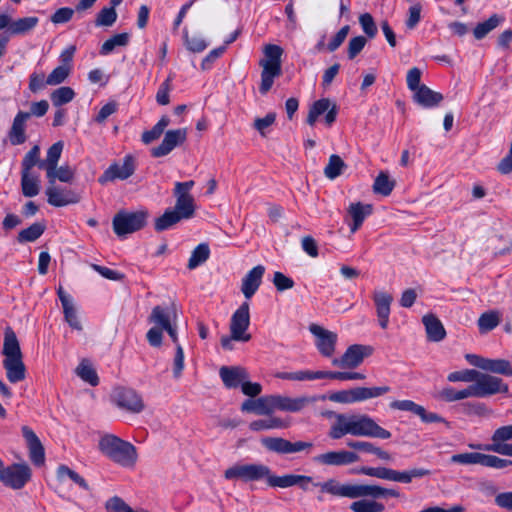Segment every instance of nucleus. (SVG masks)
I'll return each instance as SVG.
<instances>
[{
  "mask_svg": "<svg viewBox=\"0 0 512 512\" xmlns=\"http://www.w3.org/2000/svg\"><path fill=\"white\" fill-rule=\"evenodd\" d=\"M388 390V386H377L373 388L356 386L350 389L324 394L319 397L300 396L292 398L282 395H273V412L276 410L299 412L317 400L324 401L326 399L341 404H352L381 396L387 393Z\"/></svg>",
  "mask_w": 512,
  "mask_h": 512,
  "instance_id": "nucleus-1",
  "label": "nucleus"
},
{
  "mask_svg": "<svg viewBox=\"0 0 512 512\" xmlns=\"http://www.w3.org/2000/svg\"><path fill=\"white\" fill-rule=\"evenodd\" d=\"M350 434L353 436L372 437L379 439H389L391 433L379 426L371 417L367 415L337 414L336 421L329 430V437L337 440Z\"/></svg>",
  "mask_w": 512,
  "mask_h": 512,
  "instance_id": "nucleus-2",
  "label": "nucleus"
},
{
  "mask_svg": "<svg viewBox=\"0 0 512 512\" xmlns=\"http://www.w3.org/2000/svg\"><path fill=\"white\" fill-rule=\"evenodd\" d=\"M321 492L328 493L337 497H347L351 499L358 498H385L401 496L400 492L396 489L385 488L373 484H341L335 479H329L323 483H315Z\"/></svg>",
  "mask_w": 512,
  "mask_h": 512,
  "instance_id": "nucleus-3",
  "label": "nucleus"
},
{
  "mask_svg": "<svg viewBox=\"0 0 512 512\" xmlns=\"http://www.w3.org/2000/svg\"><path fill=\"white\" fill-rule=\"evenodd\" d=\"M98 448L104 456L122 467L131 468L136 464V448L113 434L101 436Z\"/></svg>",
  "mask_w": 512,
  "mask_h": 512,
  "instance_id": "nucleus-4",
  "label": "nucleus"
},
{
  "mask_svg": "<svg viewBox=\"0 0 512 512\" xmlns=\"http://www.w3.org/2000/svg\"><path fill=\"white\" fill-rule=\"evenodd\" d=\"M366 376L359 372H331V371H310V370H299L295 372H277L271 375V378L265 379V381H315V380H327V381H363Z\"/></svg>",
  "mask_w": 512,
  "mask_h": 512,
  "instance_id": "nucleus-5",
  "label": "nucleus"
},
{
  "mask_svg": "<svg viewBox=\"0 0 512 512\" xmlns=\"http://www.w3.org/2000/svg\"><path fill=\"white\" fill-rule=\"evenodd\" d=\"M284 50L276 44L263 47L264 57L259 61L262 68L259 91L265 95L273 86L274 79L282 75V55Z\"/></svg>",
  "mask_w": 512,
  "mask_h": 512,
  "instance_id": "nucleus-6",
  "label": "nucleus"
},
{
  "mask_svg": "<svg viewBox=\"0 0 512 512\" xmlns=\"http://www.w3.org/2000/svg\"><path fill=\"white\" fill-rule=\"evenodd\" d=\"M148 321L154 326L147 332V340L153 347H160L162 344V331L175 325L177 322V310L174 303L170 306H155L148 317Z\"/></svg>",
  "mask_w": 512,
  "mask_h": 512,
  "instance_id": "nucleus-7",
  "label": "nucleus"
},
{
  "mask_svg": "<svg viewBox=\"0 0 512 512\" xmlns=\"http://www.w3.org/2000/svg\"><path fill=\"white\" fill-rule=\"evenodd\" d=\"M508 386H468L462 390L444 387L435 392V397L445 402H453L469 397H486L498 393H507Z\"/></svg>",
  "mask_w": 512,
  "mask_h": 512,
  "instance_id": "nucleus-8",
  "label": "nucleus"
},
{
  "mask_svg": "<svg viewBox=\"0 0 512 512\" xmlns=\"http://www.w3.org/2000/svg\"><path fill=\"white\" fill-rule=\"evenodd\" d=\"M110 399L117 408L129 413L137 414L145 408L142 396L132 386H114Z\"/></svg>",
  "mask_w": 512,
  "mask_h": 512,
  "instance_id": "nucleus-9",
  "label": "nucleus"
},
{
  "mask_svg": "<svg viewBox=\"0 0 512 512\" xmlns=\"http://www.w3.org/2000/svg\"><path fill=\"white\" fill-rule=\"evenodd\" d=\"M147 217L146 211H119L112 220L113 230L117 236L124 237L142 229L146 225Z\"/></svg>",
  "mask_w": 512,
  "mask_h": 512,
  "instance_id": "nucleus-10",
  "label": "nucleus"
},
{
  "mask_svg": "<svg viewBox=\"0 0 512 512\" xmlns=\"http://www.w3.org/2000/svg\"><path fill=\"white\" fill-rule=\"evenodd\" d=\"M195 182L189 180L186 182H176L173 194L176 198L175 210L184 219H190L194 216L196 205L190 190L194 187Z\"/></svg>",
  "mask_w": 512,
  "mask_h": 512,
  "instance_id": "nucleus-11",
  "label": "nucleus"
},
{
  "mask_svg": "<svg viewBox=\"0 0 512 512\" xmlns=\"http://www.w3.org/2000/svg\"><path fill=\"white\" fill-rule=\"evenodd\" d=\"M31 477L32 470L26 463H14L0 470V481L14 490L22 489Z\"/></svg>",
  "mask_w": 512,
  "mask_h": 512,
  "instance_id": "nucleus-12",
  "label": "nucleus"
},
{
  "mask_svg": "<svg viewBox=\"0 0 512 512\" xmlns=\"http://www.w3.org/2000/svg\"><path fill=\"white\" fill-rule=\"evenodd\" d=\"M261 444L265 449L277 454H294L299 452L310 453L313 448L312 442L296 441L290 442L281 437H263Z\"/></svg>",
  "mask_w": 512,
  "mask_h": 512,
  "instance_id": "nucleus-13",
  "label": "nucleus"
},
{
  "mask_svg": "<svg viewBox=\"0 0 512 512\" xmlns=\"http://www.w3.org/2000/svg\"><path fill=\"white\" fill-rule=\"evenodd\" d=\"M465 359L470 365L484 371L500 374L506 377H512V364L506 359H490L477 354H466Z\"/></svg>",
  "mask_w": 512,
  "mask_h": 512,
  "instance_id": "nucleus-14",
  "label": "nucleus"
},
{
  "mask_svg": "<svg viewBox=\"0 0 512 512\" xmlns=\"http://www.w3.org/2000/svg\"><path fill=\"white\" fill-rule=\"evenodd\" d=\"M250 325L249 303L243 302L233 313L230 322V333L235 341L248 342L251 335L247 333Z\"/></svg>",
  "mask_w": 512,
  "mask_h": 512,
  "instance_id": "nucleus-15",
  "label": "nucleus"
},
{
  "mask_svg": "<svg viewBox=\"0 0 512 512\" xmlns=\"http://www.w3.org/2000/svg\"><path fill=\"white\" fill-rule=\"evenodd\" d=\"M372 352L373 348L371 346L354 344L349 346L340 358H334L332 364L341 368H355Z\"/></svg>",
  "mask_w": 512,
  "mask_h": 512,
  "instance_id": "nucleus-16",
  "label": "nucleus"
},
{
  "mask_svg": "<svg viewBox=\"0 0 512 512\" xmlns=\"http://www.w3.org/2000/svg\"><path fill=\"white\" fill-rule=\"evenodd\" d=\"M325 112V123L331 126L336 120L338 108L329 98L319 99L311 105L306 119L307 124L314 126L318 117Z\"/></svg>",
  "mask_w": 512,
  "mask_h": 512,
  "instance_id": "nucleus-17",
  "label": "nucleus"
},
{
  "mask_svg": "<svg viewBox=\"0 0 512 512\" xmlns=\"http://www.w3.org/2000/svg\"><path fill=\"white\" fill-rule=\"evenodd\" d=\"M390 408L409 411L417 415L424 423H444L446 426H449V423L439 414L428 412L423 406L418 405L411 400H395L390 403Z\"/></svg>",
  "mask_w": 512,
  "mask_h": 512,
  "instance_id": "nucleus-18",
  "label": "nucleus"
},
{
  "mask_svg": "<svg viewBox=\"0 0 512 512\" xmlns=\"http://www.w3.org/2000/svg\"><path fill=\"white\" fill-rule=\"evenodd\" d=\"M309 330L316 338V347L321 355L331 357L335 352L337 334L317 324H311Z\"/></svg>",
  "mask_w": 512,
  "mask_h": 512,
  "instance_id": "nucleus-19",
  "label": "nucleus"
},
{
  "mask_svg": "<svg viewBox=\"0 0 512 512\" xmlns=\"http://www.w3.org/2000/svg\"><path fill=\"white\" fill-rule=\"evenodd\" d=\"M135 171L134 158L131 155H127L123 159V163L111 164L104 173L99 177V182L105 184L115 179L125 180L133 175Z\"/></svg>",
  "mask_w": 512,
  "mask_h": 512,
  "instance_id": "nucleus-20",
  "label": "nucleus"
},
{
  "mask_svg": "<svg viewBox=\"0 0 512 512\" xmlns=\"http://www.w3.org/2000/svg\"><path fill=\"white\" fill-rule=\"evenodd\" d=\"M187 138V129L179 128L168 130L165 133L164 139L157 147L152 148L151 155L153 157H163L168 155L175 147L183 144Z\"/></svg>",
  "mask_w": 512,
  "mask_h": 512,
  "instance_id": "nucleus-21",
  "label": "nucleus"
},
{
  "mask_svg": "<svg viewBox=\"0 0 512 512\" xmlns=\"http://www.w3.org/2000/svg\"><path fill=\"white\" fill-rule=\"evenodd\" d=\"M46 195L48 203L54 207H63L80 201L79 194L71 189L59 187L55 183L49 184Z\"/></svg>",
  "mask_w": 512,
  "mask_h": 512,
  "instance_id": "nucleus-22",
  "label": "nucleus"
},
{
  "mask_svg": "<svg viewBox=\"0 0 512 512\" xmlns=\"http://www.w3.org/2000/svg\"><path fill=\"white\" fill-rule=\"evenodd\" d=\"M359 460L358 454L346 450L329 451L313 458L314 462L327 466H344L356 463Z\"/></svg>",
  "mask_w": 512,
  "mask_h": 512,
  "instance_id": "nucleus-23",
  "label": "nucleus"
},
{
  "mask_svg": "<svg viewBox=\"0 0 512 512\" xmlns=\"http://www.w3.org/2000/svg\"><path fill=\"white\" fill-rule=\"evenodd\" d=\"M21 430L26 441L31 462L36 466L43 465L45 462V450L39 437L28 426H23Z\"/></svg>",
  "mask_w": 512,
  "mask_h": 512,
  "instance_id": "nucleus-24",
  "label": "nucleus"
},
{
  "mask_svg": "<svg viewBox=\"0 0 512 512\" xmlns=\"http://www.w3.org/2000/svg\"><path fill=\"white\" fill-rule=\"evenodd\" d=\"M57 295L62 304L65 321L72 329L82 331L83 326L78 318L77 309L72 297L64 291L62 286H59L57 289Z\"/></svg>",
  "mask_w": 512,
  "mask_h": 512,
  "instance_id": "nucleus-25",
  "label": "nucleus"
},
{
  "mask_svg": "<svg viewBox=\"0 0 512 512\" xmlns=\"http://www.w3.org/2000/svg\"><path fill=\"white\" fill-rule=\"evenodd\" d=\"M373 301L376 307L378 323L382 329H387L393 297L387 292L377 290L373 292Z\"/></svg>",
  "mask_w": 512,
  "mask_h": 512,
  "instance_id": "nucleus-26",
  "label": "nucleus"
},
{
  "mask_svg": "<svg viewBox=\"0 0 512 512\" xmlns=\"http://www.w3.org/2000/svg\"><path fill=\"white\" fill-rule=\"evenodd\" d=\"M264 273L265 267L262 265H257L252 268L242 279L241 292L247 300L257 292L262 283V277Z\"/></svg>",
  "mask_w": 512,
  "mask_h": 512,
  "instance_id": "nucleus-27",
  "label": "nucleus"
},
{
  "mask_svg": "<svg viewBox=\"0 0 512 512\" xmlns=\"http://www.w3.org/2000/svg\"><path fill=\"white\" fill-rule=\"evenodd\" d=\"M219 374L223 384H258L250 380L248 371L241 366H222Z\"/></svg>",
  "mask_w": 512,
  "mask_h": 512,
  "instance_id": "nucleus-28",
  "label": "nucleus"
},
{
  "mask_svg": "<svg viewBox=\"0 0 512 512\" xmlns=\"http://www.w3.org/2000/svg\"><path fill=\"white\" fill-rule=\"evenodd\" d=\"M241 410L257 415H270L273 413V395L247 399L242 403Z\"/></svg>",
  "mask_w": 512,
  "mask_h": 512,
  "instance_id": "nucleus-29",
  "label": "nucleus"
},
{
  "mask_svg": "<svg viewBox=\"0 0 512 512\" xmlns=\"http://www.w3.org/2000/svg\"><path fill=\"white\" fill-rule=\"evenodd\" d=\"M30 118V113L20 111L15 116L11 129L8 133L12 145H21L26 141V122Z\"/></svg>",
  "mask_w": 512,
  "mask_h": 512,
  "instance_id": "nucleus-30",
  "label": "nucleus"
},
{
  "mask_svg": "<svg viewBox=\"0 0 512 512\" xmlns=\"http://www.w3.org/2000/svg\"><path fill=\"white\" fill-rule=\"evenodd\" d=\"M443 99L444 97L440 92H436L426 85H422L413 94L414 102L424 108L436 107L443 101Z\"/></svg>",
  "mask_w": 512,
  "mask_h": 512,
  "instance_id": "nucleus-31",
  "label": "nucleus"
},
{
  "mask_svg": "<svg viewBox=\"0 0 512 512\" xmlns=\"http://www.w3.org/2000/svg\"><path fill=\"white\" fill-rule=\"evenodd\" d=\"M347 212L353 221L350 225V231L355 233L362 226L365 218L372 214L373 206L361 202L351 203Z\"/></svg>",
  "mask_w": 512,
  "mask_h": 512,
  "instance_id": "nucleus-32",
  "label": "nucleus"
},
{
  "mask_svg": "<svg viewBox=\"0 0 512 512\" xmlns=\"http://www.w3.org/2000/svg\"><path fill=\"white\" fill-rule=\"evenodd\" d=\"M429 341L439 342L446 336V331L441 321L433 314L425 315L422 319Z\"/></svg>",
  "mask_w": 512,
  "mask_h": 512,
  "instance_id": "nucleus-33",
  "label": "nucleus"
},
{
  "mask_svg": "<svg viewBox=\"0 0 512 512\" xmlns=\"http://www.w3.org/2000/svg\"><path fill=\"white\" fill-rule=\"evenodd\" d=\"M3 366L6 369L7 378L10 382L22 381L25 377V366L22 357L5 358Z\"/></svg>",
  "mask_w": 512,
  "mask_h": 512,
  "instance_id": "nucleus-34",
  "label": "nucleus"
},
{
  "mask_svg": "<svg viewBox=\"0 0 512 512\" xmlns=\"http://www.w3.org/2000/svg\"><path fill=\"white\" fill-rule=\"evenodd\" d=\"M63 150V143L58 141L54 143L47 151V156L45 160H42L39 163V168L46 171V176H50L57 167L58 161L61 157V153Z\"/></svg>",
  "mask_w": 512,
  "mask_h": 512,
  "instance_id": "nucleus-35",
  "label": "nucleus"
},
{
  "mask_svg": "<svg viewBox=\"0 0 512 512\" xmlns=\"http://www.w3.org/2000/svg\"><path fill=\"white\" fill-rule=\"evenodd\" d=\"M2 353L5 358L22 357L18 339L15 332L10 327L5 329Z\"/></svg>",
  "mask_w": 512,
  "mask_h": 512,
  "instance_id": "nucleus-36",
  "label": "nucleus"
},
{
  "mask_svg": "<svg viewBox=\"0 0 512 512\" xmlns=\"http://www.w3.org/2000/svg\"><path fill=\"white\" fill-rule=\"evenodd\" d=\"M21 189L25 197H34L40 192L39 176L31 172H21Z\"/></svg>",
  "mask_w": 512,
  "mask_h": 512,
  "instance_id": "nucleus-37",
  "label": "nucleus"
},
{
  "mask_svg": "<svg viewBox=\"0 0 512 512\" xmlns=\"http://www.w3.org/2000/svg\"><path fill=\"white\" fill-rule=\"evenodd\" d=\"M39 23L38 17L30 16L13 20L10 25V35H25L32 31Z\"/></svg>",
  "mask_w": 512,
  "mask_h": 512,
  "instance_id": "nucleus-38",
  "label": "nucleus"
},
{
  "mask_svg": "<svg viewBox=\"0 0 512 512\" xmlns=\"http://www.w3.org/2000/svg\"><path fill=\"white\" fill-rule=\"evenodd\" d=\"M346 168L347 165L343 159L339 155L333 154L329 157L328 163L324 168V175L329 180H334L342 175Z\"/></svg>",
  "mask_w": 512,
  "mask_h": 512,
  "instance_id": "nucleus-39",
  "label": "nucleus"
},
{
  "mask_svg": "<svg viewBox=\"0 0 512 512\" xmlns=\"http://www.w3.org/2000/svg\"><path fill=\"white\" fill-rule=\"evenodd\" d=\"M504 18L498 14H493L484 22L478 23L473 30V35L477 40L483 39L489 32L495 29Z\"/></svg>",
  "mask_w": 512,
  "mask_h": 512,
  "instance_id": "nucleus-40",
  "label": "nucleus"
},
{
  "mask_svg": "<svg viewBox=\"0 0 512 512\" xmlns=\"http://www.w3.org/2000/svg\"><path fill=\"white\" fill-rule=\"evenodd\" d=\"M395 184V181L390 179L387 172L381 171L374 181L373 192L382 196H389Z\"/></svg>",
  "mask_w": 512,
  "mask_h": 512,
  "instance_id": "nucleus-41",
  "label": "nucleus"
},
{
  "mask_svg": "<svg viewBox=\"0 0 512 512\" xmlns=\"http://www.w3.org/2000/svg\"><path fill=\"white\" fill-rule=\"evenodd\" d=\"M462 382H474L475 384H500L501 380L477 370H464L462 371Z\"/></svg>",
  "mask_w": 512,
  "mask_h": 512,
  "instance_id": "nucleus-42",
  "label": "nucleus"
},
{
  "mask_svg": "<svg viewBox=\"0 0 512 512\" xmlns=\"http://www.w3.org/2000/svg\"><path fill=\"white\" fill-rule=\"evenodd\" d=\"M181 220H185L175 210L167 209L164 214L155 220V230L158 232L167 230L179 223Z\"/></svg>",
  "mask_w": 512,
  "mask_h": 512,
  "instance_id": "nucleus-43",
  "label": "nucleus"
},
{
  "mask_svg": "<svg viewBox=\"0 0 512 512\" xmlns=\"http://www.w3.org/2000/svg\"><path fill=\"white\" fill-rule=\"evenodd\" d=\"M377 498L360 499L354 501L350 505L353 512H383L385 506L383 503L376 501Z\"/></svg>",
  "mask_w": 512,
  "mask_h": 512,
  "instance_id": "nucleus-44",
  "label": "nucleus"
},
{
  "mask_svg": "<svg viewBox=\"0 0 512 512\" xmlns=\"http://www.w3.org/2000/svg\"><path fill=\"white\" fill-rule=\"evenodd\" d=\"M57 478L59 481H65L67 478L73 481L75 484H77L79 487H81L84 490H89V485L86 482V480L80 476L77 472L70 469L66 465H60L57 468Z\"/></svg>",
  "mask_w": 512,
  "mask_h": 512,
  "instance_id": "nucleus-45",
  "label": "nucleus"
},
{
  "mask_svg": "<svg viewBox=\"0 0 512 512\" xmlns=\"http://www.w3.org/2000/svg\"><path fill=\"white\" fill-rule=\"evenodd\" d=\"M394 472L395 470L386 468V467H368L362 466L356 470L357 474L366 475L370 477H375L379 479L394 480Z\"/></svg>",
  "mask_w": 512,
  "mask_h": 512,
  "instance_id": "nucleus-46",
  "label": "nucleus"
},
{
  "mask_svg": "<svg viewBox=\"0 0 512 512\" xmlns=\"http://www.w3.org/2000/svg\"><path fill=\"white\" fill-rule=\"evenodd\" d=\"M74 97V90L68 86L57 88L50 94V99L55 107H61L62 105L71 102Z\"/></svg>",
  "mask_w": 512,
  "mask_h": 512,
  "instance_id": "nucleus-47",
  "label": "nucleus"
},
{
  "mask_svg": "<svg viewBox=\"0 0 512 512\" xmlns=\"http://www.w3.org/2000/svg\"><path fill=\"white\" fill-rule=\"evenodd\" d=\"M169 124V117L166 115L162 116L161 119L152 127V129L143 132L142 141L145 144H149L158 139Z\"/></svg>",
  "mask_w": 512,
  "mask_h": 512,
  "instance_id": "nucleus-48",
  "label": "nucleus"
},
{
  "mask_svg": "<svg viewBox=\"0 0 512 512\" xmlns=\"http://www.w3.org/2000/svg\"><path fill=\"white\" fill-rule=\"evenodd\" d=\"M297 479H300L299 475L297 474H286L282 476H276L273 475L271 470L269 469L267 484L270 487L289 488L292 486H296Z\"/></svg>",
  "mask_w": 512,
  "mask_h": 512,
  "instance_id": "nucleus-49",
  "label": "nucleus"
},
{
  "mask_svg": "<svg viewBox=\"0 0 512 512\" xmlns=\"http://www.w3.org/2000/svg\"><path fill=\"white\" fill-rule=\"evenodd\" d=\"M210 255V249L208 244L201 243L199 244L191 253V256L188 261V268L195 269L199 265L206 262Z\"/></svg>",
  "mask_w": 512,
  "mask_h": 512,
  "instance_id": "nucleus-50",
  "label": "nucleus"
},
{
  "mask_svg": "<svg viewBox=\"0 0 512 512\" xmlns=\"http://www.w3.org/2000/svg\"><path fill=\"white\" fill-rule=\"evenodd\" d=\"M512 440V425L501 426L497 428L492 437L491 443L485 447H499L501 445H509L508 441Z\"/></svg>",
  "mask_w": 512,
  "mask_h": 512,
  "instance_id": "nucleus-51",
  "label": "nucleus"
},
{
  "mask_svg": "<svg viewBox=\"0 0 512 512\" xmlns=\"http://www.w3.org/2000/svg\"><path fill=\"white\" fill-rule=\"evenodd\" d=\"M269 476V467L260 463L247 464L246 482L266 480Z\"/></svg>",
  "mask_w": 512,
  "mask_h": 512,
  "instance_id": "nucleus-52",
  "label": "nucleus"
},
{
  "mask_svg": "<svg viewBox=\"0 0 512 512\" xmlns=\"http://www.w3.org/2000/svg\"><path fill=\"white\" fill-rule=\"evenodd\" d=\"M45 225L40 222L33 223L28 228L23 229L18 234L19 242H33L37 240L45 231Z\"/></svg>",
  "mask_w": 512,
  "mask_h": 512,
  "instance_id": "nucleus-53",
  "label": "nucleus"
},
{
  "mask_svg": "<svg viewBox=\"0 0 512 512\" xmlns=\"http://www.w3.org/2000/svg\"><path fill=\"white\" fill-rule=\"evenodd\" d=\"M430 475V471L424 468H414L408 471H397L394 472V482L410 483L413 478H420Z\"/></svg>",
  "mask_w": 512,
  "mask_h": 512,
  "instance_id": "nucleus-54",
  "label": "nucleus"
},
{
  "mask_svg": "<svg viewBox=\"0 0 512 512\" xmlns=\"http://www.w3.org/2000/svg\"><path fill=\"white\" fill-rule=\"evenodd\" d=\"M71 73V65H60L46 77V84L56 86L63 83Z\"/></svg>",
  "mask_w": 512,
  "mask_h": 512,
  "instance_id": "nucleus-55",
  "label": "nucleus"
},
{
  "mask_svg": "<svg viewBox=\"0 0 512 512\" xmlns=\"http://www.w3.org/2000/svg\"><path fill=\"white\" fill-rule=\"evenodd\" d=\"M129 42V34L128 33H120L112 36L108 40H106L102 46L100 53L103 55H107L112 52L117 46H126Z\"/></svg>",
  "mask_w": 512,
  "mask_h": 512,
  "instance_id": "nucleus-56",
  "label": "nucleus"
},
{
  "mask_svg": "<svg viewBox=\"0 0 512 512\" xmlns=\"http://www.w3.org/2000/svg\"><path fill=\"white\" fill-rule=\"evenodd\" d=\"M75 371L84 382L96 384L98 381L96 371L87 360H82Z\"/></svg>",
  "mask_w": 512,
  "mask_h": 512,
  "instance_id": "nucleus-57",
  "label": "nucleus"
},
{
  "mask_svg": "<svg viewBox=\"0 0 512 512\" xmlns=\"http://www.w3.org/2000/svg\"><path fill=\"white\" fill-rule=\"evenodd\" d=\"M41 161L42 160H40V148L38 145H35L25 154L21 163V172H31V169L34 166L37 165L39 167V163H41Z\"/></svg>",
  "mask_w": 512,
  "mask_h": 512,
  "instance_id": "nucleus-58",
  "label": "nucleus"
},
{
  "mask_svg": "<svg viewBox=\"0 0 512 512\" xmlns=\"http://www.w3.org/2000/svg\"><path fill=\"white\" fill-rule=\"evenodd\" d=\"M500 318L497 312H485L478 319V327L481 332H488L497 327Z\"/></svg>",
  "mask_w": 512,
  "mask_h": 512,
  "instance_id": "nucleus-59",
  "label": "nucleus"
},
{
  "mask_svg": "<svg viewBox=\"0 0 512 512\" xmlns=\"http://www.w3.org/2000/svg\"><path fill=\"white\" fill-rule=\"evenodd\" d=\"M116 19V10L113 7H104L97 14L95 19V25L98 27H110L115 23Z\"/></svg>",
  "mask_w": 512,
  "mask_h": 512,
  "instance_id": "nucleus-60",
  "label": "nucleus"
},
{
  "mask_svg": "<svg viewBox=\"0 0 512 512\" xmlns=\"http://www.w3.org/2000/svg\"><path fill=\"white\" fill-rule=\"evenodd\" d=\"M73 178L74 171L68 165L54 168L52 174L47 176L49 184H54L56 180L69 183L73 180Z\"/></svg>",
  "mask_w": 512,
  "mask_h": 512,
  "instance_id": "nucleus-61",
  "label": "nucleus"
},
{
  "mask_svg": "<svg viewBox=\"0 0 512 512\" xmlns=\"http://www.w3.org/2000/svg\"><path fill=\"white\" fill-rule=\"evenodd\" d=\"M450 461L453 463H458L462 465H481L482 461V453L479 452H470V453H461L454 454L451 456Z\"/></svg>",
  "mask_w": 512,
  "mask_h": 512,
  "instance_id": "nucleus-62",
  "label": "nucleus"
},
{
  "mask_svg": "<svg viewBox=\"0 0 512 512\" xmlns=\"http://www.w3.org/2000/svg\"><path fill=\"white\" fill-rule=\"evenodd\" d=\"M481 465L485 467L504 469L512 465V461L509 459L500 458L495 455L483 454Z\"/></svg>",
  "mask_w": 512,
  "mask_h": 512,
  "instance_id": "nucleus-63",
  "label": "nucleus"
},
{
  "mask_svg": "<svg viewBox=\"0 0 512 512\" xmlns=\"http://www.w3.org/2000/svg\"><path fill=\"white\" fill-rule=\"evenodd\" d=\"M106 509L109 512H149L144 509L133 510L128 504H126L121 498L117 496L107 501Z\"/></svg>",
  "mask_w": 512,
  "mask_h": 512,
  "instance_id": "nucleus-64",
  "label": "nucleus"
}]
</instances>
